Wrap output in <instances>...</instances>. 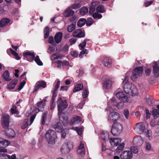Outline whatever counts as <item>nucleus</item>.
I'll list each match as a JSON object with an SVG mask.
<instances>
[{
  "instance_id": "6e6552de",
  "label": "nucleus",
  "mask_w": 159,
  "mask_h": 159,
  "mask_svg": "<svg viewBox=\"0 0 159 159\" xmlns=\"http://www.w3.org/2000/svg\"><path fill=\"white\" fill-rule=\"evenodd\" d=\"M77 152V154L80 157H84L85 154V151L84 144L82 141L80 142L79 145L78 146Z\"/></svg>"
},
{
  "instance_id": "864d4df0",
  "label": "nucleus",
  "mask_w": 159,
  "mask_h": 159,
  "mask_svg": "<svg viewBox=\"0 0 159 159\" xmlns=\"http://www.w3.org/2000/svg\"><path fill=\"white\" fill-rule=\"evenodd\" d=\"M123 114L125 118L128 119L129 116V110L127 109H125L123 112Z\"/></svg>"
},
{
  "instance_id": "cd10ccee",
  "label": "nucleus",
  "mask_w": 159,
  "mask_h": 159,
  "mask_svg": "<svg viewBox=\"0 0 159 159\" xmlns=\"http://www.w3.org/2000/svg\"><path fill=\"white\" fill-rule=\"evenodd\" d=\"M9 73L7 70H5L3 73V76L4 79L7 81L11 80V79L10 77Z\"/></svg>"
},
{
  "instance_id": "412c9836",
  "label": "nucleus",
  "mask_w": 159,
  "mask_h": 159,
  "mask_svg": "<svg viewBox=\"0 0 159 159\" xmlns=\"http://www.w3.org/2000/svg\"><path fill=\"white\" fill-rule=\"evenodd\" d=\"M101 139L104 142L108 141L109 139V133L107 131H103L101 134Z\"/></svg>"
},
{
  "instance_id": "f03ea898",
  "label": "nucleus",
  "mask_w": 159,
  "mask_h": 159,
  "mask_svg": "<svg viewBox=\"0 0 159 159\" xmlns=\"http://www.w3.org/2000/svg\"><path fill=\"white\" fill-rule=\"evenodd\" d=\"M57 106L58 108V114L59 115V118L60 121L64 125L67 124L68 120L67 118H62L64 114H62V112L63 110L67 107L68 105L66 101V100H62L61 98H59L57 102Z\"/></svg>"
},
{
  "instance_id": "a18cd8bd",
  "label": "nucleus",
  "mask_w": 159,
  "mask_h": 159,
  "mask_svg": "<svg viewBox=\"0 0 159 159\" xmlns=\"http://www.w3.org/2000/svg\"><path fill=\"white\" fill-rule=\"evenodd\" d=\"M152 114L154 117H158L159 116V110L157 109H154L153 110L152 112Z\"/></svg>"
},
{
  "instance_id": "9b49d317",
  "label": "nucleus",
  "mask_w": 159,
  "mask_h": 159,
  "mask_svg": "<svg viewBox=\"0 0 159 159\" xmlns=\"http://www.w3.org/2000/svg\"><path fill=\"white\" fill-rule=\"evenodd\" d=\"M144 129V125L143 123H137L135 125L134 131L137 134H141L143 132Z\"/></svg>"
},
{
  "instance_id": "052dcab7",
  "label": "nucleus",
  "mask_w": 159,
  "mask_h": 159,
  "mask_svg": "<svg viewBox=\"0 0 159 159\" xmlns=\"http://www.w3.org/2000/svg\"><path fill=\"white\" fill-rule=\"evenodd\" d=\"M99 3V2L96 1L91 2V6L95 7L98 5Z\"/></svg>"
},
{
  "instance_id": "58836bf2",
  "label": "nucleus",
  "mask_w": 159,
  "mask_h": 159,
  "mask_svg": "<svg viewBox=\"0 0 159 159\" xmlns=\"http://www.w3.org/2000/svg\"><path fill=\"white\" fill-rule=\"evenodd\" d=\"M34 60L36 63L39 66H42L43 63L40 60L38 56H37L34 58Z\"/></svg>"
},
{
  "instance_id": "e433bc0d",
  "label": "nucleus",
  "mask_w": 159,
  "mask_h": 159,
  "mask_svg": "<svg viewBox=\"0 0 159 159\" xmlns=\"http://www.w3.org/2000/svg\"><path fill=\"white\" fill-rule=\"evenodd\" d=\"M10 50L12 54L16 58V59L17 60L20 59V57L19 56L18 54L15 51L13 50L12 49L10 48Z\"/></svg>"
},
{
  "instance_id": "69168bd1",
  "label": "nucleus",
  "mask_w": 159,
  "mask_h": 159,
  "mask_svg": "<svg viewBox=\"0 0 159 159\" xmlns=\"http://www.w3.org/2000/svg\"><path fill=\"white\" fill-rule=\"evenodd\" d=\"M36 116V114H34V115L31 116L30 118V125L33 122L35 117Z\"/></svg>"
},
{
  "instance_id": "c756f323",
  "label": "nucleus",
  "mask_w": 159,
  "mask_h": 159,
  "mask_svg": "<svg viewBox=\"0 0 159 159\" xmlns=\"http://www.w3.org/2000/svg\"><path fill=\"white\" fill-rule=\"evenodd\" d=\"M117 148L116 149V152L117 153H120L123 150L124 148L125 144L122 142L118 145Z\"/></svg>"
},
{
  "instance_id": "bf43d9fd",
  "label": "nucleus",
  "mask_w": 159,
  "mask_h": 159,
  "mask_svg": "<svg viewBox=\"0 0 159 159\" xmlns=\"http://www.w3.org/2000/svg\"><path fill=\"white\" fill-rule=\"evenodd\" d=\"M93 23V20L91 18H89L88 19L86 22V25L88 26H90Z\"/></svg>"
},
{
  "instance_id": "f704fd0d",
  "label": "nucleus",
  "mask_w": 159,
  "mask_h": 159,
  "mask_svg": "<svg viewBox=\"0 0 159 159\" xmlns=\"http://www.w3.org/2000/svg\"><path fill=\"white\" fill-rule=\"evenodd\" d=\"M86 21V20L84 18L80 19L77 22V25L79 27H81L85 25Z\"/></svg>"
},
{
  "instance_id": "72a5a7b5",
  "label": "nucleus",
  "mask_w": 159,
  "mask_h": 159,
  "mask_svg": "<svg viewBox=\"0 0 159 159\" xmlns=\"http://www.w3.org/2000/svg\"><path fill=\"white\" fill-rule=\"evenodd\" d=\"M72 129L76 131L78 135L81 136L83 129L81 127H72Z\"/></svg>"
},
{
  "instance_id": "20e7f679",
  "label": "nucleus",
  "mask_w": 159,
  "mask_h": 159,
  "mask_svg": "<svg viewBox=\"0 0 159 159\" xmlns=\"http://www.w3.org/2000/svg\"><path fill=\"white\" fill-rule=\"evenodd\" d=\"M73 147V143L71 141H68L63 144L60 151L62 153L67 154L70 152Z\"/></svg>"
},
{
  "instance_id": "7c9ffc66",
  "label": "nucleus",
  "mask_w": 159,
  "mask_h": 159,
  "mask_svg": "<svg viewBox=\"0 0 159 159\" xmlns=\"http://www.w3.org/2000/svg\"><path fill=\"white\" fill-rule=\"evenodd\" d=\"M1 147H6L10 143V142L7 140L2 139L0 141Z\"/></svg>"
},
{
  "instance_id": "338daca9",
  "label": "nucleus",
  "mask_w": 159,
  "mask_h": 159,
  "mask_svg": "<svg viewBox=\"0 0 159 159\" xmlns=\"http://www.w3.org/2000/svg\"><path fill=\"white\" fill-rule=\"evenodd\" d=\"M145 148L146 150H149L151 148V144L148 143H145Z\"/></svg>"
},
{
  "instance_id": "1a4fd4ad",
  "label": "nucleus",
  "mask_w": 159,
  "mask_h": 159,
  "mask_svg": "<svg viewBox=\"0 0 159 159\" xmlns=\"http://www.w3.org/2000/svg\"><path fill=\"white\" fill-rule=\"evenodd\" d=\"M119 115L118 113L116 112H110L108 117V120L111 123L116 121L119 118Z\"/></svg>"
},
{
  "instance_id": "5fc2aeb1",
  "label": "nucleus",
  "mask_w": 159,
  "mask_h": 159,
  "mask_svg": "<svg viewBox=\"0 0 159 159\" xmlns=\"http://www.w3.org/2000/svg\"><path fill=\"white\" fill-rule=\"evenodd\" d=\"M146 134L149 140H150L152 139V134L150 130H148L147 132H146Z\"/></svg>"
},
{
  "instance_id": "a19ab883",
  "label": "nucleus",
  "mask_w": 159,
  "mask_h": 159,
  "mask_svg": "<svg viewBox=\"0 0 159 159\" xmlns=\"http://www.w3.org/2000/svg\"><path fill=\"white\" fill-rule=\"evenodd\" d=\"M98 13L97 12L93 14L92 16L94 19L98 18V19H100L102 18V15Z\"/></svg>"
},
{
  "instance_id": "0eeeda50",
  "label": "nucleus",
  "mask_w": 159,
  "mask_h": 159,
  "mask_svg": "<svg viewBox=\"0 0 159 159\" xmlns=\"http://www.w3.org/2000/svg\"><path fill=\"white\" fill-rule=\"evenodd\" d=\"M1 125L5 129H7L9 125V116L6 114H2V115Z\"/></svg>"
},
{
  "instance_id": "3c124183",
  "label": "nucleus",
  "mask_w": 159,
  "mask_h": 159,
  "mask_svg": "<svg viewBox=\"0 0 159 159\" xmlns=\"http://www.w3.org/2000/svg\"><path fill=\"white\" fill-rule=\"evenodd\" d=\"M130 152L132 153L133 152L134 153L136 154L138 152V150L137 147L134 146L131 147Z\"/></svg>"
},
{
  "instance_id": "393cba45",
  "label": "nucleus",
  "mask_w": 159,
  "mask_h": 159,
  "mask_svg": "<svg viewBox=\"0 0 159 159\" xmlns=\"http://www.w3.org/2000/svg\"><path fill=\"white\" fill-rule=\"evenodd\" d=\"M64 12L67 17L73 15L74 13V11L70 7H68L64 11Z\"/></svg>"
},
{
  "instance_id": "5701e85b",
  "label": "nucleus",
  "mask_w": 159,
  "mask_h": 159,
  "mask_svg": "<svg viewBox=\"0 0 159 159\" xmlns=\"http://www.w3.org/2000/svg\"><path fill=\"white\" fill-rule=\"evenodd\" d=\"M62 37V33L61 32L57 33L54 37V39L57 43H60Z\"/></svg>"
},
{
  "instance_id": "39448f33",
  "label": "nucleus",
  "mask_w": 159,
  "mask_h": 159,
  "mask_svg": "<svg viewBox=\"0 0 159 159\" xmlns=\"http://www.w3.org/2000/svg\"><path fill=\"white\" fill-rule=\"evenodd\" d=\"M122 127L121 125L119 123H113L112 125L111 133L114 136L118 135L121 133Z\"/></svg>"
},
{
  "instance_id": "7ed1b4c3",
  "label": "nucleus",
  "mask_w": 159,
  "mask_h": 159,
  "mask_svg": "<svg viewBox=\"0 0 159 159\" xmlns=\"http://www.w3.org/2000/svg\"><path fill=\"white\" fill-rule=\"evenodd\" d=\"M45 137L47 142L50 144H54L57 139L56 132L51 129L48 130L46 132Z\"/></svg>"
},
{
  "instance_id": "2f4dec72",
  "label": "nucleus",
  "mask_w": 159,
  "mask_h": 159,
  "mask_svg": "<svg viewBox=\"0 0 159 159\" xmlns=\"http://www.w3.org/2000/svg\"><path fill=\"white\" fill-rule=\"evenodd\" d=\"M88 12V9L86 7H82L80 9V13L83 16L85 15Z\"/></svg>"
},
{
  "instance_id": "603ef678",
  "label": "nucleus",
  "mask_w": 159,
  "mask_h": 159,
  "mask_svg": "<svg viewBox=\"0 0 159 159\" xmlns=\"http://www.w3.org/2000/svg\"><path fill=\"white\" fill-rule=\"evenodd\" d=\"M86 44V41L85 40H84V41L82 43H81L79 44L80 49L81 50H83L84 49V47L85 46Z\"/></svg>"
},
{
  "instance_id": "2eb2a0df",
  "label": "nucleus",
  "mask_w": 159,
  "mask_h": 159,
  "mask_svg": "<svg viewBox=\"0 0 159 159\" xmlns=\"http://www.w3.org/2000/svg\"><path fill=\"white\" fill-rule=\"evenodd\" d=\"M153 72L154 76L155 77H159V63L157 62H153Z\"/></svg>"
},
{
  "instance_id": "4468645a",
  "label": "nucleus",
  "mask_w": 159,
  "mask_h": 159,
  "mask_svg": "<svg viewBox=\"0 0 159 159\" xmlns=\"http://www.w3.org/2000/svg\"><path fill=\"white\" fill-rule=\"evenodd\" d=\"M23 56L27 61H32L35 58V54L34 52H31L27 51L23 53Z\"/></svg>"
},
{
  "instance_id": "4d7b16f0",
  "label": "nucleus",
  "mask_w": 159,
  "mask_h": 159,
  "mask_svg": "<svg viewBox=\"0 0 159 159\" xmlns=\"http://www.w3.org/2000/svg\"><path fill=\"white\" fill-rule=\"evenodd\" d=\"M55 50V48L49 46L48 48L47 52L49 54H51Z\"/></svg>"
},
{
  "instance_id": "49530a36",
  "label": "nucleus",
  "mask_w": 159,
  "mask_h": 159,
  "mask_svg": "<svg viewBox=\"0 0 159 159\" xmlns=\"http://www.w3.org/2000/svg\"><path fill=\"white\" fill-rule=\"evenodd\" d=\"M28 120L27 119H25L23 121L21 126V128L22 129H25L28 126Z\"/></svg>"
},
{
  "instance_id": "c03bdc74",
  "label": "nucleus",
  "mask_w": 159,
  "mask_h": 159,
  "mask_svg": "<svg viewBox=\"0 0 159 159\" xmlns=\"http://www.w3.org/2000/svg\"><path fill=\"white\" fill-rule=\"evenodd\" d=\"M75 24L74 23H72L67 28L68 31L69 32H71L75 30Z\"/></svg>"
},
{
  "instance_id": "ea45409f",
  "label": "nucleus",
  "mask_w": 159,
  "mask_h": 159,
  "mask_svg": "<svg viewBox=\"0 0 159 159\" xmlns=\"http://www.w3.org/2000/svg\"><path fill=\"white\" fill-rule=\"evenodd\" d=\"M47 111H45L43 114L42 118V120H41V122L42 124H45V120L47 118Z\"/></svg>"
},
{
  "instance_id": "ddd939ff",
  "label": "nucleus",
  "mask_w": 159,
  "mask_h": 159,
  "mask_svg": "<svg viewBox=\"0 0 159 159\" xmlns=\"http://www.w3.org/2000/svg\"><path fill=\"white\" fill-rule=\"evenodd\" d=\"M133 157V153L129 151H125L120 155L121 159H131Z\"/></svg>"
},
{
  "instance_id": "774afa93",
  "label": "nucleus",
  "mask_w": 159,
  "mask_h": 159,
  "mask_svg": "<svg viewBox=\"0 0 159 159\" xmlns=\"http://www.w3.org/2000/svg\"><path fill=\"white\" fill-rule=\"evenodd\" d=\"M71 54L73 57H76L78 55V53L75 51H71Z\"/></svg>"
},
{
  "instance_id": "13d9d810",
  "label": "nucleus",
  "mask_w": 159,
  "mask_h": 159,
  "mask_svg": "<svg viewBox=\"0 0 159 159\" xmlns=\"http://www.w3.org/2000/svg\"><path fill=\"white\" fill-rule=\"evenodd\" d=\"M49 43L53 45H55V43L54 41L53 37L50 36L49 38Z\"/></svg>"
},
{
  "instance_id": "c9c22d12",
  "label": "nucleus",
  "mask_w": 159,
  "mask_h": 159,
  "mask_svg": "<svg viewBox=\"0 0 159 159\" xmlns=\"http://www.w3.org/2000/svg\"><path fill=\"white\" fill-rule=\"evenodd\" d=\"M55 66L58 68H61L63 67V62L61 61H57L54 62Z\"/></svg>"
},
{
  "instance_id": "c85d7f7f",
  "label": "nucleus",
  "mask_w": 159,
  "mask_h": 159,
  "mask_svg": "<svg viewBox=\"0 0 159 159\" xmlns=\"http://www.w3.org/2000/svg\"><path fill=\"white\" fill-rule=\"evenodd\" d=\"M83 88V86L82 84H77L73 89L74 93L76 92L82 90Z\"/></svg>"
},
{
  "instance_id": "6e6d98bb",
  "label": "nucleus",
  "mask_w": 159,
  "mask_h": 159,
  "mask_svg": "<svg viewBox=\"0 0 159 159\" xmlns=\"http://www.w3.org/2000/svg\"><path fill=\"white\" fill-rule=\"evenodd\" d=\"M26 83L25 81V80H23L20 84L19 87L18 89V90L19 91L23 87L25 84Z\"/></svg>"
},
{
  "instance_id": "de8ad7c7",
  "label": "nucleus",
  "mask_w": 159,
  "mask_h": 159,
  "mask_svg": "<svg viewBox=\"0 0 159 159\" xmlns=\"http://www.w3.org/2000/svg\"><path fill=\"white\" fill-rule=\"evenodd\" d=\"M81 7L80 4L79 3H75L73 4L71 7L72 9H77Z\"/></svg>"
},
{
  "instance_id": "6ab92c4d",
  "label": "nucleus",
  "mask_w": 159,
  "mask_h": 159,
  "mask_svg": "<svg viewBox=\"0 0 159 159\" xmlns=\"http://www.w3.org/2000/svg\"><path fill=\"white\" fill-rule=\"evenodd\" d=\"M112 63L111 59L109 57H105L103 59L102 63L104 66L109 67L111 66Z\"/></svg>"
},
{
  "instance_id": "680f3d73",
  "label": "nucleus",
  "mask_w": 159,
  "mask_h": 159,
  "mask_svg": "<svg viewBox=\"0 0 159 159\" xmlns=\"http://www.w3.org/2000/svg\"><path fill=\"white\" fill-rule=\"evenodd\" d=\"M77 40V39L75 38H72L70 39L69 40V42L70 43V44L71 45H72L74 44H75Z\"/></svg>"
},
{
  "instance_id": "b1692460",
  "label": "nucleus",
  "mask_w": 159,
  "mask_h": 159,
  "mask_svg": "<svg viewBox=\"0 0 159 159\" xmlns=\"http://www.w3.org/2000/svg\"><path fill=\"white\" fill-rule=\"evenodd\" d=\"M54 128L55 130L58 132H60L63 129L62 124L60 122H57L54 126Z\"/></svg>"
},
{
  "instance_id": "79ce46f5",
  "label": "nucleus",
  "mask_w": 159,
  "mask_h": 159,
  "mask_svg": "<svg viewBox=\"0 0 159 159\" xmlns=\"http://www.w3.org/2000/svg\"><path fill=\"white\" fill-rule=\"evenodd\" d=\"M44 36L45 38H47L49 35V29L48 26L46 27L44 30Z\"/></svg>"
},
{
  "instance_id": "f8f14e48",
  "label": "nucleus",
  "mask_w": 159,
  "mask_h": 159,
  "mask_svg": "<svg viewBox=\"0 0 159 159\" xmlns=\"http://www.w3.org/2000/svg\"><path fill=\"white\" fill-rule=\"evenodd\" d=\"M116 97L120 101L124 103L128 102L129 101V98L123 93V92H117L116 95Z\"/></svg>"
},
{
  "instance_id": "bb28decb",
  "label": "nucleus",
  "mask_w": 159,
  "mask_h": 159,
  "mask_svg": "<svg viewBox=\"0 0 159 159\" xmlns=\"http://www.w3.org/2000/svg\"><path fill=\"white\" fill-rule=\"evenodd\" d=\"M97 12L101 13H103L106 12L104 7L102 5L100 4L97 6L96 8Z\"/></svg>"
},
{
  "instance_id": "37998d69",
  "label": "nucleus",
  "mask_w": 159,
  "mask_h": 159,
  "mask_svg": "<svg viewBox=\"0 0 159 159\" xmlns=\"http://www.w3.org/2000/svg\"><path fill=\"white\" fill-rule=\"evenodd\" d=\"M88 53V50L85 49L84 50H82L80 53L79 57L80 58H82L84 56H86L85 54H87Z\"/></svg>"
},
{
  "instance_id": "e2e57ef3",
  "label": "nucleus",
  "mask_w": 159,
  "mask_h": 159,
  "mask_svg": "<svg viewBox=\"0 0 159 159\" xmlns=\"http://www.w3.org/2000/svg\"><path fill=\"white\" fill-rule=\"evenodd\" d=\"M60 85V81L59 80H58L57 84L55 86L53 89L52 91H56L58 89V88L59 87Z\"/></svg>"
},
{
  "instance_id": "09e8293b",
  "label": "nucleus",
  "mask_w": 159,
  "mask_h": 159,
  "mask_svg": "<svg viewBox=\"0 0 159 159\" xmlns=\"http://www.w3.org/2000/svg\"><path fill=\"white\" fill-rule=\"evenodd\" d=\"M89 94L88 90L86 89H84L82 92V97L83 98H86Z\"/></svg>"
},
{
  "instance_id": "8fccbe9b",
  "label": "nucleus",
  "mask_w": 159,
  "mask_h": 159,
  "mask_svg": "<svg viewBox=\"0 0 159 159\" xmlns=\"http://www.w3.org/2000/svg\"><path fill=\"white\" fill-rule=\"evenodd\" d=\"M11 112L12 114H19V112L17 110L16 107H13L11 109Z\"/></svg>"
},
{
  "instance_id": "f257e3e1",
  "label": "nucleus",
  "mask_w": 159,
  "mask_h": 159,
  "mask_svg": "<svg viewBox=\"0 0 159 159\" xmlns=\"http://www.w3.org/2000/svg\"><path fill=\"white\" fill-rule=\"evenodd\" d=\"M122 83L124 84L123 89L125 93L129 95L134 96L138 94V91L135 86L128 81V77L126 76L122 79Z\"/></svg>"
},
{
  "instance_id": "9d476101",
  "label": "nucleus",
  "mask_w": 159,
  "mask_h": 159,
  "mask_svg": "<svg viewBox=\"0 0 159 159\" xmlns=\"http://www.w3.org/2000/svg\"><path fill=\"white\" fill-rule=\"evenodd\" d=\"M113 82L110 79H107L105 80L103 84V89L105 91L110 90L112 88Z\"/></svg>"
},
{
  "instance_id": "423d86ee",
  "label": "nucleus",
  "mask_w": 159,
  "mask_h": 159,
  "mask_svg": "<svg viewBox=\"0 0 159 159\" xmlns=\"http://www.w3.org/2000/svg\"><path fill=\"white\" fill-rule=\"evenodd\" d=\"M143 69L141 66H139L134 69L133 72V75L131 76V79L133 81H135L136 79L141 75L143 73Z\"/></svg>"
},
{
  "instance_id": "a211bd4d",
  "label": "nucleus",
  "mask_w": 159,
  "mask_h": 159,
  "mask_svg": "<svg viewBox=\"0 0 159 159\" xmlns=\"http://www.w3.org/2000/svg\"><path fill=\"white\" fill-rule=\"evenodd\" d=\"M81 121V118L80 116L74 115L72 118L69 124L70 125H73L79 123Z\"/></svg>"
},
{
  "instance_id": "a878e982",
  "label": "nucleus",
  "mask_w": 159,
  "mask_h": 159,
  "mask_svg": "<svg viewBox=\"0 0 159 159\" xmlns=\"http://www.w3.org/2000/svg\"><path fill=\"white\" fill-rule=\"evenodd\" d=\"M9 21V20L7 18L2 19L0 21V27H2L7 25Z\"/></svg>"
},
{
  "instance_id": "0e129e2a",
  "label": "nucleus",
  "mask_w": 159,
  "mask_h": 159,
  "mask_svg": "<svg viewBox=\"0 0 159 159\" xmlns=\"http://www.w3.org/2000/svg\"><path fill=\"white\" fill-rule=\"evenodd\" d=\"M51 57L53 58V59H57L59 58V54L57 53L53 54L52 55Z\"/></svg>"
},
{
  "instance_id": "4be33fe9",
  "label": "nucleus",
  "mask_w": 159,
  "mask_h": 159,
  "mask_svg": "<svg viewBox=\"0 0 159 159\" xmlns=\"http://www.w3.org/2000/svg\"><path fill=\"white\" fill-rule=\"evenodd\" d=\"M17 83V80L16 79L13 80L7 86V88L9 90L14 89L16 84Z\"/></svg>"
},
{
  "instance_id": "4c0bfd02",
  "label": "nucleus",
  "mask_w": 159,
  "mask_h": 159,
  "mask_svg": "<svg viewBox=\"0 0 159 159\" xmlns=\"http://www.w3.org/2000/svg\"><path fill=\"white\" fill-rule=\"evenodd\" d=\"M7 134L9 137L11 138L14 137L15 135L14 131L12 129L8 130Z\"/></svg>"
},
{
  "instance_id": "f3484780",
  "label": "nucleus",
  "mask_w": 159,
  "mask_h": 159,
  "mask_svg": "<svg viewBox=\"0 0 159 159\" xmlns=\"http://www.w3.org/2000/svg\"><path fill=\"white\" fill-rule=\"evenodd\" d=\"M73 35L74 37L78 38H83L85 36L84 33L80 29H77L75 30L73 33Z\"/></svg>"
},
{
  "instance_id": "473e14b6",
  "label": "nucleus",
  "mask_w": 159,
  "mask_h": 159,
  "mask_svg": "<svg viewBox=\"0 0 159 159\" xmlns=\"http://www.w3.org/2000/svg\"><path fill=\"white\" fill-rule=\"evenodd\" d=\"M45 100L43 101H41L40 102L37 103L38 107L41 110L44 107L45 103Z\"/></svg>"
},
{
  "instance_id": "aec40b11",
  "label": "nucleus",
  "mask_w": 159,
  "mask_h": 159,
  "mask_svg": "<svg viewBox=\"0 0 159 159\" xmlns=\"http://www.w3.org/2000/svg\"><path fill=\"white\" fill-rule=\"evenodd\" d=\"M111 145L113 146H117L121 142L120 138H111L109 139Z\"/></svg>"
},
{
  "instance_id": "dca6fc26",
  "label": "nucleus",
  "mask_w": 159,
  "mask_h": 159,
  "mask_svg": "<svg viewBox=\"0 0 159 159\" xmlns=\"http://www.w3.org/2000/svg\"><path fill=\"white\" fill-rule=\"evenodd\" d=\"M46 82L43 81L38 82L36 84L34 89L33 91V93H34L36 92L41 87L42 88H45L46 87Z\"/></svg>"
}]
</instances>
